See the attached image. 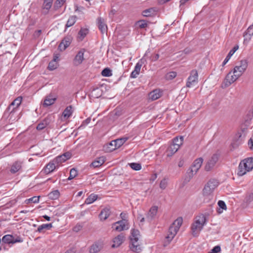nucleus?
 <instances>
[{
	"instance_id": "nucleus-1",
	"label": "nucleus",
	"mask_w": 253,
	"mask_h": 253,
	"mask_svg": "<svg viewBox=\"0 0 253 253\" xmlns=\"http://www.w3.org/2000/svg\"><path fill=\"white\" fill-rule=\"evenodd\" d=\"M207 223V219L204 214H201L195 218V221L191 226V234L194 237H197L204 226Z\"/></svg>"
},
{
	"instance_id": "nucleus-2",
	"label": "nucleus",
	"mask_w": 253,
	"mask_h": 253,
	"mask_svg": "<svg viewBox=\"0 0 253 253\" xmlns=\"http://www.w3.org/2000/svg\"><path fill=\"white\" fill-rule=\"evenodd\" d=\"M22 100V97L21 96H19L15 99L5 111L4 116L8 118L10 116H12L21 104Z\"/></svg>"
},
{
	"instance_id": "nucleus-3",
	"label": "nucleus",
	"mask_w": 253,
	"mask_h": 253,
	"mask_svg": "<svg viewBox=\"0 0 253 253\" xmlns=\"http://www.w3.org/2000/svg\"><path fill=\"white\" fill-rule=\"evenodd\" d=\"M183 140V137L180 136L179 143H177V141H179L178 137H176L173 139V144H171L168 149L167 154L168 157H171L177 151L180 146L182 144Z\"/></svg>"
},
{
	"instance_id": "nucleus-4",
	"label": "nucleus",
	"mask_w": 253,
	"mask_h": 253,
	"mask_svg": "<svg viewBox=\"0 0 253 253\" xmlns=\"http://www.w3.org/2000/svg\"><path fill=\"white\" fill-rule=\"evenodd\" d=\"M218 185V182L215 179H210L205 185L203 190V194L204 196L210 195Z\"/></svg>"
},
{
	"instance_id": "nucleus-5",
	"label": "nucleus",
	"mask_w": 253,
	"mask_h": 253,
	"mask_svg": "<svg viewBox=\"0 0 253 253\" xmlns=\"http://www.w3.org/2000/svg\"><path fill=\"white\" fill-rule=\"evenodd\" d=\"M248 65V62L246 59L241 60L240 64L236 66L233 71V73H236L240 77L246 70Z\"/></svg>"
},
{
	"instance_id": "nucleus-6",
	"label": "nucleus",
	"mask_w": 253,
	"mask_h": 253,
	"mask_svg": "<svg viewBox=\"0 0 253 253\" xmlns=\"http://www.w3.org/2000/svg\"><path fill=\"white\" fill-rule=\"evenodd\" d=\"M122 146L121 141L118 139L111 141L106 146H104L105 150L107 152H112L113 151L120 148Z\"/></svg>"
},
{
	"instance_id": "nucleus-7",
	"label": "nucleus",
	"mask_w": 253,
	"mask_h": 253,
	"mask_svg": "<svg viewBox=\"0 0 253 253\" xmlns=\"http://www.w3.org/2000/svg\"><path fill=\"white\" fill-rule=\"evenodd\" d=\"M177 231H178L173 226H170L169 229L168 234L165 237V240L164 243V247L167 246L168 244H169V243L176 234Z\"/></svg>"
},
{
	"instance_id": "nucleus-8",
	"label": "nucleus",
	"mask_w": 253,
	"mask_h": 253,
	"mask_svg": "<svg viewBox=\"0 0 253 253\" xmlns=\"http://www.w3.org/2000/svg\"><path fill=\"white\" fill-rule=\"evenodd\" d=\"M73 40L71 35H67L65 37L58 45V49L60 51L65 50L71 44Z\"/></svg>"
},
{
	"instance_id": "nucleus-9",
	"label": "nucleus",
	"mask_w": 253,
	"mask_h": 253,
	"mask_svg": "<svg viewBox=\"0 0 253 253\" xmlns=\"http://www.w3.org/2000/svg\"><path fill=\"white\" fill-rule=\"evenodd\" d=\"M130 250L133 252L139 253L141 252V247L138 243V238H132L130 240L129 245Z\"/></svg>"
},
{
	"instance_id": "nucleus-10",
	"label": "nucleus",
	"mask_w": 253,
	"mask_h": 253,
	"mask_svg": "<svg viewBox=\"0 0 253 253\" xmlns=\"http://www.w3.org/2000/svg\"><path fill=\"white\" fill-rule=\"evenodd\" d=\"M2 243L5 244H14L18 242H22L23 240L20 237L15 238L12 235L7 234L4 235L1 240Z\"/></svg>"
},
{
	"instance_id": "nucleus-11",
	"label": "nucleus",
	"mask_w": 253,
	"mask_h": 253,
	"mask_svg": "<svg viewBox=\"0 0 253 253\" xmlns=\"http://www.w3.org/2000/svg\"><path fill=\"white\" fill-rule=\"evenodd\" d=\"M232 71H230L226 76L224 82L225 87L230 85L240 77L239 75L236 73H233V75H232Z\"/></svg>"
},
{
	"instance_id": "nucleus-12",
	"label": "nucleus",
	"mask_w": 253,
	"mask_h": 253,
	"mask_svg": "<svg viewBox=\"0 0 253 253\" xmlns=\"http://www.w3.org/2000/svg\"><path fill=\"white\" fill-rule=\"evenodd\" d=\"M218 160V156L217 154H213L211 159L207 163L205 169L206 171L211 170L214 166Z\"/></svg>"
},
{
	"instance_id": "nucleus-13",
	"label": "nucleus",
	"mask_w": 253,
	"mask_h": 253,
	"mask_svg": "<svg viewBox=\"0 0 253 253\" xmlns=\"http://www.w3.org/2000/svg\"><path fill=\"white\" fill-rule=\"evenodd\" d=\"M71 156L72 154L69 152H67L62 155L56 157L53 159V162H55L57 163V166H58L59 164L65 162L69 159Z\"/></svg>"
},
{
	"instance_id": "nucleus-14",
	"label": "nucleus",
	"mask_w": 253,
	"mask_h": 253,
	"mask_svg": "<svg viewBox=\"0 0 253 253\" xmlns=\"http://www.w3.org/2000/svg\"><path fill=\"white\" fill-rule=\"evenodd\" d=\"M127 223V220H120L113 223L112 225V228H114V229L116 231H122L124 230L128 229V227H126Z\"/></svg>"
},
{
	"instance_id": "nucleus-15",
	"label": "nucleus",
	"mask_w": 253,
	"mask_h": 253,
	"mask_svg": "<svg viewBox=\"0 0 253 253\" xmlns=\"http://www.w3.org/2000/svg\"><path fill=\"white\" fill-rule=\"evenodd\" d=\"M58 166H57V163L53 162V160L51 161L42 170V172L45 174H48L52 171Z\"/></svg>"
},
{
	"instance_id": "nucleus-16",
	"label": "nucleus",
	"mask_w": 253,
	"mask_h": 253,
	"mask_svg": "<svg viewBox=\"0 0 253 253\" xmlns=\"http://www.w3.org/2000/svg\"><path fill=\"white\" fill-rule=\"evenodd\" d=\"M98 27L102 34H106L107 32V26L104 18L100 17L97 19Z\"/></svg>"
},
{
	"instance_id": "nucleus-17",
	"label": "nucleus",
	"mask_w": 253,
	"mask_h": 253,
	"mask_svg": "<svg viewBox=\"0 0 253 253\" xmlns=\"http://www.w3.org/2000/svg\"><path fill=\"white\" fill-rule=\"evenodd\" d=\"M198 72L196 70H192L190 73V76L188 78V81L186 84V86L190 87L192 83L197 82L198 80Z\"/></svg>"
},
{
	"instance_id": "nucleus-18",
	"label": "nucleus",
	"mask_w": 253,
	"mask_h": 253,
	"mask_svg": "<svg viewBox=\"0 0 253 253\" xmlns=\"http://www.w3.org/2000/svg\"><path fill=\"white\" fill-rule=\"evenodd\" d=\"M144 59H141L136 64L134 70L131 72L130 77L132 78H135L139 74L141 67L144 63Z\"/></svg>"
},
{
	"instance_id": "nucleus-19",
	"label": "nucleus",
	"mask_w": 253,
	"mask_h": 253,
	"mask_svg": "<svg viewBox=\"0 0 253 253\" xmlns=\"http://www.w3.org/2000/svg\"><path fill=\"white\" fill-rule=\"evenodd\" d=\"M103 247V243L101 241H98L95 242L90 248L89 252L90 253H97Z\"/></svg>"
},
{
	"instance_id": "nucleus-20",
	"label": "nucleus",
	"mask_w": 253,
	"mask_h": 253,
	"mask_svg": "<svg viewBox=\"0 0 253 253\" xmlns=\"http://www.w3.org/2000/svg\"><path fill=\"white\" fill-rule=\"evenodd\" d=\"M84 49H82L80 50L74 59V63L75 65L78 66L80 65L84 60Z\"/></svg>"
},
{
	"instance_id": "nucleus-21",
	"label": "nucleus",
	"mask_w": 253,
	"mask_h": 253,
	"mask_svg": "<svg viewBox=\"0 0 253 253\" xmlns=\"http://www.w3.org/2000/svg\"><path fill=\"white\" fill-rule=\"evenodd\" d=\"M125 235L123 233H121L113 239L114 244L112 245V248H114L119 247L124 242Z\"/></svg>"
},
{
	"instance_id": "nucleus-22",
	"label": "nucleus",
	"mask_w": 253,
	"mask_h": 253,
	"mask_svg": "<svg viewBox=\"0 0 253 253\" xmlns=\"http://www.w3.org/2000/svg\"><path fill=\"white\" fill-rule=\"evenodd\" d=\"M106 161V158L103 157H100L96 158L94 161H93L90 165V167L93 168H98L102 166Z\"/></svg>"
},
{
	"instance_id": "nucleus-23",
	"label": "nucleus",
	"mask_w": 253,
	"mask_h": 253,
	"mask_svg": "<svg viewBox=\"0 0 253 253\" xmlns=\"http://www.w3.org/2000/svg\"><path fill=\"white\" fill-rule=\"evenodd\" d=\"M53 0H44L42 6V13L43 14H47L51 8Z\"/></svg>"
},
{
	"instance_id": "nucleus-24",
	"label": "nucleus",
	"mask_w": 253,
	"mask_h": 253,
	"mask_svg": "<svg viewBox=\"0 0 253 253\" xmlns=\"http://www.w3.org/2000/svg\"><path fill=\"white\" fill-rule=\"evenodd\" d=\"M158 208L157 206H153L149 210V211L146 216L147 219L149 222L151 221L156 215L158 211Z\"/></svg>"
},
{
	"instance_id": "nucleus-25",
	"label": "nucleus",
	"mask_w": 253,
	"mask_h": 253,
	"mask_svg": "<svg viewBox=\"0 0 253 253\" xmlns=\"http://www.w3.org/2000/svg\"><path fill=\"white\" fill-rule=\"evenodd\" d=\"M50 123V120L49 118L46 117L42 120L37 126L38 130H42L45 128Z\"/></svg>"
},
{
	"instance_id": "nucleus-26",
	"label": "nucleus",
	"mask_w": 253,
	"mask_h": 253,
	"mask_svg": "<svg viewBox=\"0 0 253 253\" xmlns=\"http://www.w3.org/2000/svg\"><path fill=\"white\" fill-rule=\"evenodd\" d=\"M110 209L108 208H105L102 209L99 215L101 220H106L110 215Z\"/></svg>"
},
{
	"instance_id": "nucleus-27",
	"label": "nucleus",
	"mask_w": 253,
	"mask_h": 253,
	"mask_svg": "<svg viewBox=\"0 0 253 253\" xmlns=\"http://www.w3.org/2000/svg\"><path fill=\"white\" fill-rule=\"evenodd\" d=\"M56 100V98L54 97L51 94H50L45 97L43 105L46 107L50 106L54 104Z\"/></svg>"
},
{
	"instance_id": "nucleus-28",
	"label": "nucleus",
	"mask_w": 253,
	"mask_h": 253,
	"mask_svg": "<svg viewBox=\"0 0 253 253\" xmlns=\"http://www.w3.org/2000/svg\"><path fill=\"white\" fill-rule=\"evenodd\" d=\"M239 49L238 45H236L234 46V47L231 49L228 53V55L224 59L223 62L222 63V66H224L230 59L231 57L233 55V54Z\"/></svg>"
},
{
	"instance_id": "nucleus-29",
	"label": "nucleus",
	"mask_w": 253,
	"mask_h": 253,
	"mask_svg": "<svg viewBox=\"0 0 253 253\" xmlns=\"http://www.w3.org/2000/svg\"><path fill=\"white\" fill-rule=\"evenodd\" d=\"M149 22L146 20H140L135 23V26L137 28L145 29L148 27Z\"/></svg>"
},
{
	"instance_id": "nucleus-30",
	"label": "nucleus",
	"mask_w": 253,
	"mask_h": 253,
	"mask_svg": "<svg viewBox=\"0 0 253 253\" xmlns=\"http://www.w3.org/2000/svg\"><path fill=\"white\" fill-rule=\"evenodd\" d=\"M161 96V92L160 90L155 89L149 94V98L152 100H155L159 98Z\"/></svg>"
},
{
	"instance_id": "nucleus-31",
	"label": "nucleus",
	"mask_w": 253,
	"mask_h": 253,
	"mask_svg": "<svg viewBox=\"0 0 253 253\" xmlns=\"http://www.w3.org/2000/svg\"><path fill=\"white\" fill-rule=\"evenodd\" d=\"M52 227V223L43 224L38 227L37 231L44 232L45 230H49Z\"/></svg>"
},
{
	"instance_id": "nucleus-32",
	"label": "nucleus",
	"mask_w": 253,
	"mask_h": 253,
	"mask_svg": "<svg viewBox=\"0 0 253 253\" xmlns=\"http://www.w3.org/2000/svg\"><path fill=\"white\" fill-rule=\"evenodd\" d=\"M21 168V163L20 162H15L11 166L10 172L12 173H15L19 171Z\"/></svg>"
},
{
	"instance_id": "nucleus-33",
	"label": "nucleus",
	"mask_w": 253,
	"mask_h": 253,
	"mask_svg": "<svg viewBox=\"0 0 253 253\" xmlns=\"http://www.w3.org/2000/svg\"><path fill=\"white\" fill-rule=\"evenodd\" d=\"M72 107L71 105L67 106L62 113V116L65 118H69L72 114Z\"/></svg>"
},
{
	"instance_id": "nucleus-34",
	"label": "nucleus",
	"mask_w": 253,
	"mask_h": 253,
	"mask_svg": "<svg viewBox=\"0 0 253 253\" xmlns=\"http://www.w3.org/2000/svg\"><path fill=\"white\" fill-rule=\"evenodd\" d=\"M88 33V30L86 28H82L78 33V38L82 41Z\"/></svg>"
},
{
	"instance_id": "nucleus-35",
	"label": "nucleus",
	"mask_w": 253,
	"mask_h": 253,
	"mask_svg": "<svg viewBox=\"0 0 253 253\" xmlns=\"http://www.w3.org/2000/svg\"><path fill=\"white\" fill-rule=\"evenodd\" d=\"M183 222V219L181 217H178L174 221L171 226H173L177 231H178L180 227L181 226Z\"/></svg>"
},
{
	"instance_id": "nucleus-36",
	"label": "nucleus",
	"mask_w": 253,
	"mask_h": 253,
	"mask_svg": "<svg viewBox=\"0 0 253 253\" xmlns=\"http://www.w3.org/2000/svg\"><path fill=\"white\" fill-rule=\"evenodd\" d=\"M102 91L101 89L98 87L94 88L91 92V96L94 98H99L102 95Z\"/></svg>"
},
{
	"instance_id": "nucleus-37",
	"label": "nucleus",
	"mask_w": 253,
	"mask_h": 253,
	"mask_svg": "<svg viewBox=\"0 0 253 253\" xmlns=\"http://www.w3.org/2000/svg\"><path fill=\"white\" fill-rule=\"evenodd\" d=\"M60 193L58 190H54L48 194V197L51 200H56L59 197Z\"/></svg>"
},
{
	"instance_id": "nucleus-38",
	"label": "nucleus",
	"mask_w": 253,
	"mask_h": 253,
	"mask_svg": "<svg viewBox=\"0 0 253 253\" xmlns=\"http://www.w3.org/2000/svg\"><path fill=\"white\" fill-rule=\"evenodd\" d=\"M97 198V196L94 194H91L86 199L85 201V203L86 204H90L94 202L95 200H96Z\"/></svg>"
},
{
	"instance_id": "nucleus-39",
	"label": "nucleus",
	"mask_w": 253,
	"mask_h": 253,
	"mask_svg": "<svg viewBox=\"0 0 253 253\" xmlns=\"http://www.w3.org/2000/svg\"><path fill=\"white\" fill-rule=\"evenodd\" d=\"M196 174V173H195V171L190 168L187 171V175L185 180L187 182L189 181L194 175Z\"/></svg>"
},
{
	"instance_id": "nucleus-40",
	"label": "nucleus",
	"mask_w": 253,
	"mask_h": 253,
	"mask_svg": "<svg viewBox=\"0 0 253 253\" xmlns=\"http://www.w3.org/2000/svg\"><path fill=\"white\" fill-rule=\"evenodd\" d=\"M203 162V159L202 158H199L197 159H196L192 165H193V166L195 168H197V169H200L202 164Z\"/></svg>"
},
{
	"instance_id": "nucleus-41",
	"label": "nucleus",
	"mask_w": 253,
	"mask_h": 253,
	"mask_svg": "<svg viewBox=\"0 0 253 253\" xmlns=\"http://www.w3.org/2000/svg\"><path fill=\"white\" fill-rule=\"evenodd\" d=\"M65 1L66 0H56L54 3L53 9L56 10L61 7Z\"/></svg>"
},
{
	"instance_id": "nucleus-42",
	"label": "nucleus",
	"mask_w": 253,
	"mask_h": 253,
	"mask_svg": "<svg viewBox=\"0 0 253 253\" xmlns=\"http://www.w3.org/2000/svg\"><path fill=\"white\" fill-rule=\"evenodd\" d=\"M247 164L248 169L251 171L253 169V158H248L243 160Z\"/></svg>"
},
{
	"instance_id": "nucleus-43",
	"label": "nucleus",
	"mask_w": 253,
	"mask_h": 253,
	"mask_svg": "<svg viewBox=\"0 0 253 253\" xmlns=\"http://www.w3.org/2000/svg\"><path fill=\"white\" fill-rule=\"evenodd\" d=\"M253 35V25H251L244 33V37L248 36V39H251L252 36Z\"/></svg>"
},
{
	"instance_id": "nucleus-44",
	"label": "nucleus",
	"mask_w": 253,
	"mask_h": 253,
	"mask_svg": "<svg viewBox=\"0 0 253 253\" xmlns=\"http://www.w3.org/2000/svg\"><path fill=\"white\" fill-rule=\"evenodd\" d=\"M78 175V171L75 168L71 169L70 171V176L68 178L67 180H70L76 177Z\"/></svg>"
},
{
	"instance_id": "nucleus-45",
	"label": "nucleus",
	"mask_w": 253,
	"mask_h": 253,
	"mask_svg": "<svg viewBox=\"0 0 253 253\" xmlns=\"http://www.w3.org/2000/svg\"><path fill=\"white\" fill-rule=\"evenodd\" d=\"M58 64L57 62H55L54 60H51L48 64L47 69L49 70L53 71L57 68Z\"/></svg>"
},
{
	"instance_id": "nucleus-46",
	"label": "nucleus",
	"mask_w": 253,
	"mask_h": 253,
	"mask_svg": "<svg viewBox=\"0 0 253 253\" xmlns=\"http://www.w3.org/2000/svg\"><path fill=\"white\" fill-rule=\"evenodd\" d=\"M101 75L104 77H110L112 75V71L109 68H106L102 71Z\"/></svg>"
},
{
	"instance_id": "nucleus-47",
	"label": "nucleus",
	"mask_w": 253,
	"mask_h": 253,
	"mask_svg": "<svg viewBox=\"0 0 253 253\" xmlns=\"http://www.w3.org/2000/svg\"><path fill=\"white\" fill-rule=\"evenodd\" d=\"M247 173L246 171L245 170V169H244V167L242 166V163L239 164V165L238 166V170L237 172V174L238 176H241L244 175Z\"/></svg>"
},
{
	"instance_id": "nucleus-48",
	"label": "nucleus",
	"mask_w": 253,
	"mask_h": 253,
	"mask_svg": "<svg viewBox=\"0 0 253 253\" xmlns=\"http://www.w3.org/2000/svg\"><path fill=\"white\" fill-rule=\"evenodd\" d=\"M76 17H71L68 19L65 26L66 28H67L73 26L75 23L76 21Z\"/></svg>"
},
{
	"instance_id": "nucleus-49",
	"label": "nucleus",
	"mask_w": 253,
	"mask_h": 253,
	"mask_svg": "<svg viewBox=\"0 0 253 253\" xmlns=\"http://www.w3.org/2000/svg\"><path fill=\"white\" fill-rule=\"evenodd\" d=\"M40 197V196H34L30 199L26 200L25 202L27 204L30 203H38L39 202Z\"/></svg>"
},
{
	"instance_id": "nucleus-50",
	"label": "nucleus",
	"mask_w": 253,
	"mask_h": 253,
	"mask_svg": "<svg viewBox=\"0 0 253 253\" xmlns=\"http://www.w3.org/2000/svg\"><path fill=\"white\" fill-rule=\"evenodd\" d=\"M139 234V231L138 230L133 229L131 230V235L129 237V239L132 238H138V236Z\"/></svg>"
},
{
	"instance_id": "nucleus-51",
	"label": "nucleus",
	"mask_w": 253,
	"mask_h": 253,
	"mask_svg": "<svg viewBox=\"0 0 253 253\" xmlns=\"http://www.w3.org/2000/svg\"><path fill=\"white\" fill-rule=\"evenodd\" d=\"M130 168L135 170H139L141 169V166L139 163H132L129 164Z\"/></svg>"
},
{
	"instance_id": "nucleus-52",
	"label": "nucleus",
	"mask_w": 253,
	"mask_h": 253,
	"mask_svg": "<svg viewBox=\"0 0 253 253\" xmlns=\"http://www.w3.org/2000/svg\"><path fill=\"white\" fill-rule=\"evenodd\" d=\"M156 10H155V8H148V9H147L146 10H144V11H143L142 12V16H151L150 14H147V13H153V12H155Z\"/></svg>"
},
{
	"instance_id": "nucleus-53",
	"label": "nucleus",
	"mask_w": 253,
	"mask_h": 253,
	"mask_svg": "<svg viewBox=\"0 0 253 253\" xmlns=\"http://www.w3.org/2000/svg\"><path fill=\"white\" fill-rule=\"evenodd\" d=\"M177 73L175 72H170L166 75V79L167 80H172L176 77Z\"/></svg>"
},
{
	"instance_id": "nucleus-54",
	"label": "nucleus",
	"mask_w": 253,
	"mask_h": 253,
	"mask_svg": "<svg viewBox=\"0 0 253 253\" xmlns=\"http://www.w3.org/2000/svg\"><path fill=\"white\" fill-rule=\"evenodd\" d=\"M167 186V181H166V179L164 178L163 180H161L160 183V187L162 189H165Z\"/></svg>"
},
{
	"instance_id": "nucleus-55",
	"label": "nucleus",
	"mask_w": 253,
	"mask_h": 253,
	"mask_svg": "<svg viewBox=\"0 0 253 253\" xmlns=\"http://www.w3.org/2000/svg\"><path fill=\"white\" fill-rule=\"evenodd\" d=\"M218 206L222 210H226L227 207L225 202L223 201L219 200L218 202Z\"/></svg>"
},
{
	"instance_id": "nucleus-56",
	"label": "nucleus",
	"mask_w": 253,
	"mask_h": 253,
	"mask_svg": "<svg viewBox=\"0 0 253 253\" xmlns=\"http://www.w3.org/2000/svg\"><path fill=\"white\" fill-rule=\"evenodd\" d=\"M220 247L219 246H216L211 250V253H218L220 251Z\"/></svg>"
},
{
	"instance_id": "nucleus-57",
	"label": "nucleus",
	"mask_w": 253,
	"mask_h": 253,
	"mask_svg": "<svg viewBox=\"0 0 253 253\" xmlns=\"http://www.w3.org/2000/svg\"><path fill=\"white\" fill-rule=\"evenodd\" d=\"M159 58V54H152L150 57V59L152 61H157Z\"/></svg>"
},
{
	"instance_id": "nucleus-58",
	"label": "nucleus",
	"mask_w": 253,
	"mask_h": 253,
	"mask_svg": "<svg viewBox=\"0 0 253 253\" xmlns=\"http://www.w3.org/2000/svg\"><path fill=\"white\" fill-rule=\"evenodd\" d=\"M41 33H42L41 30H38L36 31L33 34L34 38L35 39L38 38L40 36Z\"/></svg>"
},
{
	"instance_id": "nucleus-59",
	"label": "nucleus",
	"mask_w": 253,
	"mask_h": 253,
	"mask_svg": "<svg viewBox=\"0 0 253 253\" xmlns=\"http://www.w3.org/2000/svg\"><path fill=\"white\" fill-rule=\"evenodd\" d=\"M90 121H91L90 118H87L86 119H85V120H84L83 122V123H82L81 126H80V127L86 126L87 124H88L90 122Z\"/></svg>"
},
{
	"instance_id": "nucleus-60",
	"label": "nucleus",
	"mask_w": 253,
	"mask_h": 253,
	"mask_svg": "<svg viewBox=\"0 0 253 253\" xmlns=\"http://www.w3.org/2000/svg\"><path fill=\"white\" fill-rule=\"evenodd\" d=\"M253 200V193H250L246 197L247 202H250Z\"/></svg>"
},
{
	"instance_id": "nucleus-61",
	"label": "nucleus",
	"mask_w": 253,
	"mask_h": 253,
	"mask_svg": "<svg viewBox=\"0 0 253 253\" xmlns=\"http://www.w3.org/2000/svg\"><path fill=\"white\" fill-rule=\"evenodd\" d=\"M240 163H242V166L244 167V169L246 172L250 171V169H248V167L247 166V164L245 162H243V160L241 161Z\"/></svg>"
},
{
	"instance_id": "nucleus-62",
	"label": "nucleus",
	"mask_w": 253,
	"mask_h": 253,
	"mask_svg": "<svg viewBox=\"0 0 253 253\" xmlns=\"http://www.w3.org/2000/svg\"><path fill=\"white\" fill-rule=\"evenodd\" d=\"M192 50L190 48H185L182 52L185 54H188L192 52Z\"/></svg>"
},
{
	"instance_id": "nucleus-63",
	"label": "nucleus",
	"mask_w": 253,
	"mask_h": 253,
	"mask_svg": "<svg viewBox=\"0 0 253 253\" xmlns=\"http://www.w3.org/2000/svg\"><path fill=\"white\" fill-rule=\"evenodd\" d=\"M82 228V226H81V225H76V226H75L73 228V231L76 232H78V231L81 230Z\"/></svg>"
},
{
	"instance_id": "nucleus-64",
	"label": "nucleus",
	"mask_w": 253,
	"mask_h": 253,
	"mask_svg": "<svg viewBox=\"0 0 253 253\" xmlns=\"http://www.w3.org/2000/svg\"><path fill=\"white\" fill-rule=\"evenodd\" d=\"M248 145H249L251 150H253V140L250 138L248 142Z\"/></svg>"
}]
</instances>
